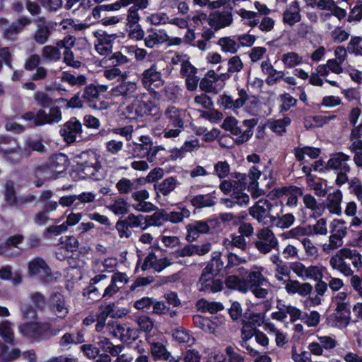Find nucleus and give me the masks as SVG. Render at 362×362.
Here are the masks:
<instances>
[{"label":"nucleus","mask_w":362,"mask_h":362,"mask_svg":"<svg viewBox=\"0 0 362 362\" xmlns=\"http://www.w3.org/2000/svg\"><path fill=\"white\" fill-rule=\"evenodd\" d=\"M351 264L357 270L362 267V255L356 249L341 248L329 258L331 267L344 276H352L354 273Z\"/></svg>","instance_id":"obj_1"},{"label":"nucleus","mask_w":362,"mask_h":362,"mask_svg":"<svg viewBox=\"0 0 362 362\" xmlns=\"http://www.w3.org/2000/svg\"><path fill=\"white\" fill-rule=\"evenodd\" d=\"M257 124L256 119H245L243 122L238 121L235 117H226L222 128L230 132L235 137L236 144L240 145L247 142L253 134V128Z\"/></svg>","instance_id":"obj_2"},{"label":"nucleus","mask_w":362,"mask_h":362,"mask_svg":"<svg viewBox=\"0 0 362 362\" xmlns=\"http://www.w3.org/2000/svg\"><path fill=\"white\" fill-rule=\"evenodd\" d=\"M257 240L254 241L255 248L263 255L269 254L272 250H279V242L274 232L267 227L257 231Z\"/></svg>","instance_id":"obj_3"},{"label":"nucleus","mask_w":362,"mask_h":362,"mask_svg":"<svg viewBox=\"0 0 362 362\" xmlns=\"http://www.w3.org/2000/svg\"><path fill=\"white\" fill-rule=\"evenodd\" d=\"M141 81L144 88L153 93L163 87L165 82L157 63L152 64L148 69L144 71Z\"/></svg>","instance_id":"obj_4"},{"label":"nucleus","mask_w":362,"mask_h":362,"mask_svg":"<svg viewBox=\"0 0 362 362\" xmlns=\"http://www.w3.org/2000/svg\"><path fill=\"white\" fill-rule=\"evenodd\" d=\"M13 141L6 138H0V156L6 162L11 165L20 163L24 155V150L18 145L16 141H13L15 145L10 148H5L3 144H10Z\"/></svg>","instance_id":"obj_5"},{"label":"nucleus","mask_w":362,"mask_h":362,"mask_svg":"<svg viewBox=\"0 0 362 362\" xmlns=\"http://www.w3.org/2000/svg\"><path fill=\"white\" fill-rule=\"evenodd\" d=\"M82 124L76 117L71 118L60 129V135L67 144H71L83 139Z\"/></svg>","instance_id":"obj_6"},{"label":"nucleus","mask_w":362,"mask_h":362,"mask_svg":"<svg viewBox=\"0 0 362 362\" xmlns=\"http://www.w3.org/2000/svg\"><path fill=\"white\" fill-rule=\"evenodd\" d=\"M33 22L36 26L33 40L38 45L45 44L54 30L53 23L47 21L45 17H38L34 19Z\"/></svg>","instance_id":"obj_7"},{"label":"nucleus","mask_w":362,"mask_h":362,"mask_svg":"<svg viewBox=\"0 0 362 362\" xmlns=\"http://www.w3.org/2000/svg\"><path fill=\"white\" fill-rule=\"evenodd\" d=\"M30 275L38 277L42 281L49 283L53 280L51 269L42 258L37 257L28 263Z\"/></svg>","instance_id":"obj_8"},{"label":"nucleus","mask_w":362,"mask_h":362,"mask_svg":"<svg viewBox=\"0 0 362 362\" xmlns=\"http://www.w3.org/2000/svg\"><path fill=\"white\" fill-rule=\"evenodd\" d=\"M31 23V20L27 17L17 19L3 30V37L11 42L16 41L18 34Z\"/></svg>","instance_id":"obj_9"},{"label":"nucleus","mask_w":362,"mask_h":362,"mask_svg":"<svg viewBox=\"0 0 362 362\" xmlns=\"http://www.w3.org/2000/svg\"><path fill=\"white\" fill-rule=\"evenodd\" d=\"M272 204L267 199H259L254 206L249 209V214L259 223L266 224L265 219L270 218Z\"/></svg>","instance_id":"obj_10"},{"label":"nucleus","mask_w":362,"mask_h":362,"mask_svg":"<svg viewBox=\"0 0 362 362\" xmlns=\"http://www.w3.org/2000/svg\"><path fill=\"white\" fill-rule=\"evenodd\" d=\"M233 23V16L230 11H216L211 13L209 18V25L218 30L230 25Z\"/></svg>","instance_id":"obj_11"},{"label":"nucleus","mask_w":362,"mask_h":362,"mask_svg":"<svg viewBox=\"0 0 362 362\" xmlns=\"http://www.w3.org/2000/svg\"><path fill=\"white\" fill-rule=\"evenodd\" d=\"M50 328L48 323L30 322L19 327L21 332L26 337L37 338L42 334L47 332Z\"/></svg>","instance_id":"obj_12"},{"label":"nucleus","mask_w":362,"mask_h":362,"mask_svg":"<svg viewBox=\"0 0 362 362\" xmlns=\"http://www.w3.org/2000/svg\"><path fill=\"white\" fill-rule=\"evenodd\" d=\"M62 112L59 107H51L47 113L45 110L40 109L37 112V125L42 126L46 124L58 123L62 120Z\"/></svg>","instance_id":"obj_13"},{"label":"nucleus","mask_w":362,"mask_h":362,"mask_svg":"<svg viewBox=\"0 0 362 362\" xmlns=\"http://www.w3.org/2000/svg\"><path fill=\"white\" fill-rule=\"evenodd\" d=\"M153 141L148 136H141L139 142H133L132 152L133 156L135 158H146L148 162V157L151 154V146Z\"/></svg>","instance_id":"obj_14"},{"label":"nucleus","mask_w":362,"mask_h":362,"mask_svg":"<svg viewBox=\"0 0 362 362\" xmlns=\"http://www.w3.org/2000/svg\"><path fill=\"white\" fill-rule=\"evenodd\" d=\"M138 86L135 82L123 80L120 83L112 89V95L121 96L124 99L136 98Z\"/></svg>","instance_id":"obj_15"},{"label":"nucleus","mask_w":362,"mask_h":362,"mask_svg":"<svg viewBox=\"0 0 362 362\" xmlns=\"http://www.w3.org/2000/svg\"><path fill=\"white\" fill-rule=\"evenodd\" d=\"M163 115L170 125L175 128H183V119L185 117L184 110L175 106H169L165 110Z\"/></svg>","instance_id":"obj_16"},{"label":"nucleus","mask_w":362,"mask_h":362,"mask_svg":"<svg viewBox=\"0 0 362 362\" xmlns=\"http://www.w3.org/2000/svg\"><path fill=\"white\" fill-rule=\"evenodd\" d=\"M209 222H212V221H197L192 223L188 224L186 226L187 231L186 239L187 241H194L199 238L200 234H206L209 233Z\"/></svg>","instance_id":"obj_17"},{"label":"nucleus","mask_w":362,"mask_h":362,"mask_svg":"<svg viewBox=\"0 0 362 362\" xmlns=\"http://www.w3.org/2000/svg\"><path fill=\"white\" fill-rule=\"evenodd\" d=\"M151 353L154 360H162L165 362H178L180 357H175L167 350L165 346L160 342L151 344Z\"/></svg>","instance_id":"obj_18"},{"label":"nucleus","mask_w":362,"mask_h":362,"mask_svg":"<svg viewBox=\"0 0 362 362\" xmlns=\"http://www.w3.org/2000/svg\"><path fill=\"white\" fill-rule=\"evenodd\" d=\"M261 69L262 71L267 76L265 81L269 86L276 84L284 77V71L275 69L269 60L262 62Z\"/></svg>","instance_id":"obj_19"},{"label":"nucleus","mask_w":362,"mask_h":362,"mask_svg":"<svg viewBox=\"0 0 362 362\" xmlns=\"http://www.w3.org/2000/svg\"><path fill=\"white\" fill-rule=\"evenodd\" d=\"M107 279L105 274H98L90 279V285L83 290V295L88 296V298L92 300H97L100 298V292L103 286H101L100 282Z\"/></svg>","instance_id":"obj_20"},{"label":"nucleus","mask_w":362,"mask_h":362,"mask_svg":"<svg viewBox=\"0 0 362 362\" xmlns=\"http://www.w3.org/2000/svg\"><path fill=\"white\" fill-rule=\"evenodd\" d=\"M349 159V156L341 152L337 153L328 160L325 168L327 169H334L339 171H350V167L346 163Z\"/></svg>","instance_id":"obj_21"},{"label":"nucleus","mask_w":362,"mask_h":362,"mask_svg":"<svg viewBox=\"0 0 362 362\" xmlns=\"http://www.w3.org/2000/svg\"><path fill=\"white\" fill-rule=\"evenodd\" d=\"M286 292L289 294L298 293L301 296L309 295L313 291L310 283H300L297 280H289L285 286Z\"/></svg>","instance_id":"obj_22"},{"label":"nucleus","mask_w":362,"mask_h":362,"mask_svg":"<svg viewBox=\"0 0 362 362\" xmlns=\"http://www.w3.org/2000/svg\"><path fill=\"white\" fill-rule=\"evenodd\" d=\"M47 163L56 177L58 178L59 175L66 170L68 164V158L66 155L58 153L50 157L47 160Z\"/></svg>","instance_id":"obj_23"},{"label":"nucleus","mask_w":362,"mask_h":362,"mask_svg":"<svg viewBox=\"0 0 362 362\" xmlns=\"http://www.w3.org/2000/svg\"><path fill=\"white\" fill-rule=\"evenodd\" d=\"M145 95L146 94L144 93L134 98V105H137L139 116L156 115L158 111V107L150 101H144L142 99Z\"/></svg>","instance_id":"obj_24"},{"label":"nucleus","mask_w":362,"mask_h":362,"mask_svg":"<svg viewBox=\"0 0 362 362\" xmlns=\"http://www.w3.org/2000/svg\"><path fill=\"white\" fill-rule=\"evenodd\" d=\"M301 20L299 4L298 1H293L289 7L284 12L283 22L292 26Z\"/></svg>","instance_id":"obj_25"},{"label":"nucleus","mask_w":362,"mask_h":362,"mask_svg":"<svg viewBox=\"0 0 362 362\" xmlns=\"http://www.w3.org/2000/svg\"><path fill=\"white\" fill-rule=\"evenodd\" d=\"M342 197V193L339 189H335L332 193L328 194L327 207L330 213L337 215L341 214V203Z\"/></svg>","instance_id":"obj_26"},{"label":"nucleus","mask_w":362,"mask_h":362,"mask_svg":"<svg viewBox=\"0 0 362 362\" xmlns=\"http://www.w3.org/2000/svg\"><path fill=\"white\" fill-rule=\"evenodd\" d=\"M261 175L260 171L255 166L252 167L247 175V179L250 180V182L248 185V190L251 192L253 198H257L264 194L262 189H258L257 180Z\"/></svg>","instance_id":"obj_27"},{"label":"nucleus","mask_w":362,"mask_h":362,"mask_svg":"<svg viewBox=\"0 0 362 362\" xmlns=\"http://www.w3.org/2000/svg\"><path fill=\"white\" fill-rule=\"evenodd\" d=\"M264 318H247V320H243V328L242 335H244V340H248L251 339L257 332V326H260L262 323H264Z\"/></svg>","instance_id":"obj_28"},{"label":"nucleus","mask_w":362,"mask_h":362,"mask_svg":"<svg viewBox=\"0 0 362 362\" xmlns=\"http://www.w3.org/2000/svg\"><path fill=\"white\" fill-rule=\"evenodd\" d=\"M199 290L205 292L216 293L223 288V284L220 279H215L211 276L204 277L201 276L199 278Z\"/></svg>","instance_id":"obj_29"},{"label":"nucleus","mask_w":362,"mask_h":362,"mask_svg":"<svg viewBox=\"0 0 362 362\" xmlns=\"http://www.w3.org/2000/svg\"><path fill=\"white\" fill-rule=\"evenodd\" d=\"M81 94L85 103H88L91 107L98 108L95 102L99 98V89L96 86L90 84L86 86Z\"/></svg>","instance_id":"obj_30"},{"label":"nucleus","mask_w":362,"mask_h":362,"mask_svg":"<svg viewBox=\"0 0 362 362\" xmlns=\"http://www.w3.org/2000/svg\"><path fill=\"white\" fill-rule=\"evenodd\" d=\"M23 150L25 157L28 158L30 156L32 151L43 153H45L46 148L42 143V139L29 137L25 141V147Z\"/></svg>","instance_id":"obj_31"},{"label":"nucleus","mask_w":362,"mask_h":362,"mask_svg":"<svg viewBox=\"0 0 362 362\" xmlns=\"http://www.w3.org/2000/svg\"><path fill=\"white\" fill-rule=\"evenodd\" d=\"M52 310L57 317H66L69 310L64 297L60 293H54L52 297Z\"/></svg>","instance_id":"obj_32"},{"label":"nucleus","mask_w":362,"mask_h":362,"mask_svg":"<svg viewBox=\"0 0 362 362\" xmlns=\"http://www.w3.org/2000/svg\"><path fill=\"white\" fill-rule=\"evenodd\" d=\"M177 184L178 182L174 177H168L160 182L156 183L154 189L157 195L161 194L163 196H167L176 188Z\"/></svg>","instance_id":"obj_33"},{"label":"nucleus","mask_w":362,"mask_h":362,"mask_svg":"<svg viewBox=\"0 0 362 362\" xmlns=\"http://www.w3.org/2000/svg\"><path fill=\"white\" fill-rule=\"evenodd\" d=\"M144 227L142 230H146L151 226H159L166 221L165 210H157L154 214L150 216H146L144 218Z\"/></svg>","instance_id":"obj_34"},{"label":"nucleus","mask_w":362,"mask_h":362,"mask_svg":"<svg viewBox=\"0 0 362 362\" xmlns=\"http://www.w3.org/2000/svg\"><path fill=\"white\" fill-rule=\"evenodd\" d=\"M170 39L169 36L163 31L152 32L144 38L146 47L153 48L159 44L166 42Z\"/></svg>","instance_id":"obj_35"},{"label":"nucleus","mask_w":362,"mask_h":362,"mask_svg":"<svg viewBox=\"0 0 362 362\" xmlns=\"http://www.w3.org/2000/svg\"><path fill=\"white\" fill-rule=\"evenodd\" d=\"M61 81L69 83L71 86H82L86 84L87 78L83 74H75L69 71H63Z\"/></svg>","instance_id":"obj_36"},{"label":"nucleus","mask_w":362,"mask_h":362,"mask_svg":"<svg viewBox=\"0 0 362 362\" xmlns=\"http://www.w3.org/2000/svg\"><path fill=\"white\" fill-rule=\"evenodd\" d=\"M189 202L193 206L197 209L211 207L216 204L214 197L209 194L193 196Z\"/></svg>","instance_id":"obj_37"},{"label":"nucleus","mask_w":362,"mask_h":362,"mask_svg":"<svg viewBox=\"0 0 362 362\" xmlns=\"http://www.w3.org/2000/svg\"><path fill=\"white\" fill-rule=\"evenodd\" d=\"M76 157L78 159L77 161L78 166L98 165V162H99V156L92 150L83 151L78 155H76Z\"/></svg>","instance_id":"obj_38"},{"label":"nucleus","mask_w":362,"mask_h":362,"mask_svg":"<svg viewBox=\"0 0 362 362\" xmlns=\"http://www.w3.org/2000/svg\"><path fill=\"white\" fill-rule=\"evenodd\" d=\"M244 281L246 283V286H247V291L256 286H266L267 284V281L259 271L249 272Z\"/></svg>","instance_id":"obj_39"},{"label":"nucleus","mask_w":362,"mask_h":362,"mask_svg":"<svg viewBox=\"0 0 362 362\" xmlns=\"http://www.w3.org/2000/svg\"><path fill=\"white\" fill-rule=\"evenodd\" d=\"M33 174L35 178H40L47 181L57 179L47 162L37 165L33 170Z\"/></svg>","instance_id":"obj_40"},{"label":"nucleus","mask_w":362,"mask_h":362,"mask_svg":"<svg viewBox=\"0 0 362 362\" xmlns=\"http://www.w3.org/2000/svg\"><path fill=\"white\" fill-rule=\"evenodd\" d=\"M42 57L47 62H56L61 59V52L59 47L52 45H45L41 50Z\"/></svg>","instance_id":"obj_41"},{"label":"nucleus","mask_w":362,"mask_h":362,"mask_svg":"<svg viewBox=\"0 0 362 362\" xmlns=\"http://www.w3.org/2000/svg\"><path fill=\"white\" fill-rule=\"evenodd\" d=\"M225 284L228 288L238 290L242 293L247 291V286H246L244 279H240L236 275L228 276L226 278Z\"/></svg>","instance_id":"obj_42"},{"label":"nucleus","mask_w":362,"mask_h":362,"mask_svg":"<svg viewBox=\"0 0 362 362\" xmlns=\"http://www.w3.org/2000/svg\"><path fill=\"white\" fill-rule=\"evenodd\" d=\"M295 218L292 214H286L281 216H270L271 223L280 228H288L294 222Z\"/></svg>","instance_id":"obj_43"},{"label":"nucleus","mask_w":362,"mask_h":362,"mask_svg":"<svg viewBox=\"0 0 362 362\" xmlns=\"http://www.w3.org/2000/svg\"><path fill=\"white\" fill-rule=\"evenodd\" d=\"M180 211H171L168 213L165 211L166 221L173 223L182 222L185 218H187L190 216L191 212L186 207L180 208Z\"/></svg>","instance_id":"obj_44"},{"label":"nucleus","mask_w":362,"mask_h":362,"mask_svg":"<svg viewBox=\"0 0 362 362\" xmlns=\"http://www.w3.org/2000/svg\"><path fill=\"white\" fill-rule=\"evenodd\" d=\"M194 325L206 332L214 333L218 324L211 318H193Z\"/></svg>","instance_id":"obj_45"},{"label":"nucleus","mask_w":362,"mask_h":362,"mask_svg":"<svg viewBox=\"0 0 362 362\" xmlns=\"http://www.w3.org/2000/svg\"><path fill=\"white\" fill-rule=\"evenodd\" d=\"M218 45L221 47L222 50L225 52L234 54L239 49V44L235 39L230 37L220 38L218 41Z\"/></svg>","instance_id":"obj_46"},{"label":"nucleus","mask_w":362,"mask_h":362,"mask_svg":"<svg viewBox=\"0 0 362 362\" xmlns=\"http://www.w3.org/2000/svg\"><path fill=\"white\" fill-rule=\"evenodd\" d=\"M281 61L286 68H293L302 64L303 57L294 52H287L282 55Z\"/></svg>","instance_id":"obj_47"},{"label":"nucleus","mask_w":362,"mask_h":362,"mask_svg":"<svg viewBox=\"0 0 362 362\" xmlns=\"http://www.w3.org/2000/svg\"><path fill=\"white\" fill-rule=\"evenodd\" d=\"M116 188L122 194H127L136 189L137 185L135 181L123 177L116 184Z\"/></svg>","instance_id":"obj_48"},{"label":"nucleus","mask_w":362,"mask_h":362,"mask_svg":"<svg viewBox=\"0 0 362 362\" xmlns=\"http://www.w3.org/2000/svg\"><path fill=\"white\" fill-rule=\"evenodd\" d=\"M8 346L0 342V362H11L21 356V351L18 349H13L7 354Z\"/></svg>","instance_id":"obj_49"},{"label":"nucleus","mask_w":362,"mask_h":362,"mask_svg":"<svg viewBox=\"0 0 362 362\" xmlns=\"http://www.w3.org/2000/svg\"><path fill=\"white\" fill-rule=\"evenodd\" d=\"M107 209L116 215H124L128 213V203L122 198H118Z\"/></svg>","instance_id":"obj_50"},{"label":"nucleus","mask_w":362,"mask_h":362,"mask_svg":"<svg viewBox=\"0 0 362 362\" xmlns=\"http://www.w3.org/2000/svg\"><path fill=\"white\" fill-rule=\"evenodd\" d=\"M343 245V238L340 236L331 233L329 237V243L322 245L323 251L328 254Z\"/></svg>","instance_id":"obj_51"},{"label":"nucleus","mask_w":362,"mask_h":362,"mask_svg":"<svg viewBox=\"0 0 362 362\" xmlns=\"http://www.w3.org/2000/svg\"><path fill=\"white\" fill-rule=\"evenodd\" d=\"M0 336L6 343L15 344L14 334L11 327L10 322L4 321L0 323Z\"/></svg>","instance_id":"obj_52"},{"label":"nucleus","mask_w":362,"mask_h":362,"mask_svg":"<svg viewBox=\"0 0 362 362\" xmlns=\"http://www.w3.org/2000/svg\"><path fill=\"white\" fill-rule=\"evenodd\" d=\"M197 305L199 310H202V312H206L207 310L211 314H214L223 309L222 304L219 303H208L205 300H199Z\"/></svg>","instance_id":"obj_53"},{"label":"nucleus","mask_w":362,"mask_h":362,"mask_svg":"<svg viewBox=\"0 0 362 362\" xmlns=\"http://www.w3.org/2000/svg\"><path fill=\"white\" fill-rule=\"evenodd\" d=\"M331 233L344 238L347 235V227L343 220L334 219L331 223Z\"/></svg>","instance_id":"obj_54"},{"label":"nucleus","mask_w":362,"mask_h":362,"mask_svg":"<svg viewBox=\"0 0 362 362\" xmlns=\"http://www.w3.org/2000/svg\"><path fill=\"white\" fill-rule=\"evenodd\" d=\"M127 31L129 35L132 38H134L137 40L144 38V32L141 28V25L139 23H127Z\"/></svg>","instance_id":"obj_55"},{"label":"nucleus","mask_w":362,"mask_h":362,"mask_svg":"<svg viewBox=\"0 0 362 362\" xmlns=\"http://www.w3.org/2000/svg\"><path fill=\"white\" fill-rule=\"evenodd\" d=\"M5 199L10 205L17 204L14 182L8 180L5 184Z\"/></svg>","instance_id":"obj_56"},{"label":"nucleus","mask_w":362,"mask_h":362,"mask_svg":"<svg viewBox=\"0 0 362 362\" xmlns=\"http://www.w3.org/2000/svg\"><path fill=\"white\" fill-rule=\"evenodd\" d=\"M238 13L244 19L247 21L245 24L249 26L254 28L259 23V20L257 18L258 16V13L247 11L245 9L240 10Z\"/></svg>","instance_id":"obj_57"},{"label":"nucleus","mask_w":362,"mask_h":362,"mask_svg":"<svg viewBox=\"0 0 362 362\" xmlns=\"http://www.w3.org/2000/svg\"><path fill=\"white\" fill-rule=\"evenodd\" d=\"M303 195V191L300 187H291L290 191L286 194V205L290 207L296 206L298 203V197Z\"/></svg>","instance_id":"obj_58"},{"label":"nucleus","mask_w":362,"mask_h":362,"mask_svg":"<svg viewBox=\"0 0 362 362\" xmlns=\"http://www.w3.org/2000/svg\"><path fill=\"white\" fill-rule=\"evenodd\" d=\"M362 19V1L358 0L356 4L351 8L347 18L348 22H358Z\"/></svg>","instance_id":"obj_59"},{"label":"nucleus","mask_w":362,"mask_h":362,"mask_svg":"<svg viewBox=\"0 0 362 362\" xmlns=\"http://www.w3.org/2000/svg\"><path fill=\"white\" fill-rule=\"evenodd\" d=\"M291 124V119L285 117L284 119L274 121L270 124V128L273 132L282 134L286 132V127Z\"/></svg>","instance_id":"obj_60"},{"label":"nucleus","mask_w":362,"mask_h":362,"mask_svg":"<svg viewBox=\"0 0 362 362\" xmlns=\"http://www.w3.org/2000/svg\"><path fill=\"white\" fill-rule=\"evenodd\" d=\"M144 218L143 215H135L134 214H129L125 219H122L129 228L141 227L142 228L143 225L144 226L142 221Z\"/></svg>","instance_id":"obj_61"},{"label":"nucleus","mask_w":362,"mask_h":362,"mask_svg":"<svg viewBox=\"0 0 362 362\" xmlns=\"http://www.w3.org/2000/svg\"><path fill=\"white\" fill-rule=\"evenodd\" d=\"M303 203L307 209H309L319 214H321L322 207L320 204H318L315 198L310 194H307L303 196Z\"/></svg>","instance_id":"obj_62"},{"label":"nucleus","mask_w":362,"mask_h":362,"mask_svg":"<svg viewBox=\"0 0 362 362\" xmlns=\"http://www.w3.org/2000/svg\"><path fill=\"white\" fill-rule=\"evenodd\" d=\"M214 173L220 179L226 177L230 173V165L226 161H218L214 165Z\"/></svg>","instance_id":"obj_63"},{"label":"nucleus","mask_w":362,"mask_h":362,"mask_svg":"<svg viewBox=\"0 0 362 362\" xmlns=\"http://www.w3.org/2000/svg\"><path fill=\"white\" fill-rule=\"evenodd\" d=\"M230 197L233 199V202L235 204L240 206H247L250 202L249 195L243 191H235L233 192Z\"/></svg>","instance_id":"obj_64"}]
</instances>
